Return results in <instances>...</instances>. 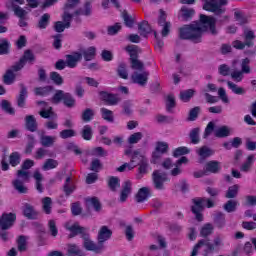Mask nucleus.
<instances>
[{"label": "nucleus", "mask_w": 256, "mask_h": 256, "mask_svg": "<svg viewBox=\"0 0 256 256\" xmlns=\"http://www.w3.org/2000/svg\"><path fill=\"white\" fill-rule=\"evenodd\" d=\"M217 19L213 16L200 15L199 22H193L180 28V39L193 41V43H201V37L205 31H210L211 35H217Z\"/></svg>", "instance_id": "obj_1"}, {"label": "nucleus", "mask_w": 256, "mask_h": 256, "mask_svg": "<svg viewBox=\"0 0 256 256\" xmlns=\"http://www.w3.org/2000/svg\"><path fill=\"white\" fill-rule=\"evenodd\" d=\"M65 227L70 233H72L71 237H75V235H82L83 239V245L84 248L87 251H94V253H101L103 249H105V246L101 244V242L95 243L92 241V239L89 237V234L87 233V229L84 227L79 226V223L69 221L65 224Z\"/></svg>", "instance_id": "obj_2"}, {"label": "nucleus", "mask_w": 256, "mask_h": 256, "mask_svg": "<svg viewBox=\"0 0 256 256\" xmlns=\"http://www.w3.org/2000/svg\"><path fill=\"white\" fill-rule=\"evenodd\" d=\"M229 2L227 0H211L210 2H205L203 5L204 11H209L210 13H214L216 19V23H227L229 22V16L225 15V5Z\"/></svg>", "instance_id": "obj_3"}, {"label": "nucleus", "mask_w": 256, "mask_h": 256, "mask_svg": "<svg viewBox=\"0 0 256 256\" xmlns=\"http://www.w3.org/2000/svg\"><path fill=\"white\" fill-rule=\"evenodd\" d=\"M125 50L130 55V67L133 71H138L139 73L145 71V63L139 60V53H141V48L137 45H128Z\"/></svg>", "instance_id": "obj_4"}, {"label": "nucleus", "mask_w": 256, "mask_h": 256, "mask_svg": "<svg viewBox=\"0 0 256 256\" xmlns=\"http://www.w3.org/2000/svg\"><path fill=\"white\" fill-rule=\"evenodd\" d=\"M38 105H42V110L39 112V115L43 117V119H53L49 120L45 123V127L49 130L58 129L59 123H57V114L53 112V108L51 106L47 105L45 102H38Z\"/></svg>", "instance_id": "obj_5"}, {"label": "nucleus", "mask_w": 256, "mask_h": 256, "mask_svg": "<svg viewBox=\"0 0 256 256\" xmlns=\"http://www.w3.org/2000/svg\"><path fill=\"white\" fill-rule=\"evenodd\" d=\"M194 206H192V213L196 216L197 221H203V214H201V211L205 209V207H208V209H211V207H215V204L213 201L205 198H196L193 200Z\"/></svg>", "instance_id": "obj_6"}, {"label": "nucleus", "mask_w": 256, "mask_h": 256, "mask_svg": "<svg viewBox=\"0 0 256 256\" xmlns=\"http://www.w3.org/2000/svg\"><path fill=\"white\" fill-rule=\"evenodd\" d=\"M199 249L204 251V255H209V253H213L215 251V246L207 239L200 240L198 244L195 245L191 256H197Z\"/></svg>", "instance_id": "obj_7"}, {"label": "nucleus", "mask_w": 256, "mask_h": 256, "mask_svg": "<svg viewBox=\"0 0 256 256\" xmlns=\"http://www.w3.org/2000/svg\"><path fill=\"white\" fill-rule=\"evenodd\" d=\"M165 181H167V174L161 170H156L153 172V184L155 189L159 191L165 189Z\"/></svg>", "instance_id": "obj_8"}, {"label": "nucleus", "mask_w": 256, "mask_h": 256, "mask_svg": "<svg viewBox=\"0 0 256 256\" xmlns=\"http://www.w3.org/2000/svg\"><path fill=\"white\" fill-rule=\"evenodd\" d=\"M131 79L133 83L140 85V87H145V85H147V81H149V71L144 70L141 73L134 72L131 75Z\"/></svg>", "instance_id": "obj_9"}, {"label": "nucleus", "mask_w": 256, "mask_h": 256, "mask_svg": "<svg viewBox=\"0 0 256 256\" xmlns=\"http://www.w3.org/2000/svg\"><path fill=\"white\" fill-rule=\"evenodd\" d=\"M83 59V54L74 52L73 54L66 55V66L70 69H75L77 63Z\"/></svg>", "instance_id": "obj_10"}, {"label": "nucleus", "mask_w": 256, "mask_h": 256, "mask_svg": "<svg viewBox=\"0 0 256 256\" xmlns=\"http://www.w3.org/2000/svg\"><path fill=\"white\" fill-rule=\"evenodd\" d=\"M15 219H17V216L13 213L3 214L2 218L0 219L1 229H9L10 227H13Z\"/></svg>", "instance_id": "obj_11"}, {"label": "nucleus", "mask_w": 256, "mask_h": 256, "mask_svg": "<svg viewBox=\"0 0 256 256\" xmlns=\"http://www.w3.org/2000/svg\"><path fill=\"white\" fill-rule=\"evenodd\" d=\"M111 235H113V231H111L107 226H102L98 231V243L103 245L105 241H109V239H111Z\"/></svg>", "instance_id": "obj_12"}, {"label": "nucleus", "mask_w": 256, "mask_h": 256, "mask_svg": "<svg viewBox=\"0 0 256 256\" xmlns=\"http://www.w3.org/2000/svg\"><path fill=\"white\" fill-rule=\"evenodd\" d=\"M196 153L198 157L200 158V163L205 161V159H208V157H211L212 155H215V151L208 146H202L198 149H196Z\"/></svg>", "instance_id": "obj_13"}, {"label": "nucleus", "mask_w": 256, "mask_h": 256, "mask_svg": "<svg viewBox=\"0 0 256 256\" xmlns=\"http://www.w3.org/2000/svg\"><path fill=\"white\" fill-rule=\"evenodd\" d=\"M92 14H93V6L91 5V1L89 0H87L84 3V9L80 8L74 12V15L76 17H79V15H83L84 17H91Z\"/></svg>", "instance_id": "obj_14"}, {"label": "nucleus", "mask_w": 256, "mask_h": 256, "mask_svg": "<svg viewBox=\"0 0 256 256\" xmlns=\"http://www.w3.org/2000/svg\"><path fill=\"white\" fill-rule=\"evenodd\" d=\"M131 181H125L124 184L122 185V191L120 193V202L125 203L127 201V197L131 195Z\"/></svg>", "instance_id": "obj_15"}, {"label": "nucleus", "mask_w": 256, "mask_h": 256, "mask_svg": "<svg viewBox=\"0 0 256 256\" xmlns=\"http://www.w3.org/2000/svg\"><path fill=\"white\" fill-rule=\"evenodd\" d=\"M141 162L138 168V174L136 175L137 179H143V175H147V169H149V161L147 159L140 158Z\"/></svg>", "instance_id": "obj_16"}, {"label": "nucleus", "mask_w": 256, "mask_h": 256, "mask_svg": "<svg viewBox=\"0 0 256 256\" xmlns=\"http://www.w3.org/2000/svg\"><path fill=\"white\" fill-rule=\"evenodd\" d=\"M180 12L182 21H191V19H193V15H195V9L188 8L187 6H183Z\"/></svg>", "instance_id": "obj_17"}, {"label": "nucleus", "mask_w": 256, "mask_h": 256, "mask_svg": "<svg viewBox=\"0 0 256 256\" xmlns=\"http://www.w3.org/2000/svg\"><path fill=\"white\" fill-rule=\"evenodd\" d=\"M138 31L142 37H147L149 33L153 32V29H151L148 21H142L138 24Z\"/></svg>", "instance_id": "obj_18"}, {"label": "nucleus", "mask_w": 256, "mask_h": 256, "mask_svg": "<svg viewBox=\"0 0 256 256\" xmlns=\"http://www.w3.org/2000/svg\"><path fill=\"white\" fill-rule=\"evenodd\" d=\"M23 213L27 217V219H37V211L31 204L24 205Z\"/></svg>", "instance_id": "obj_19"}, {"label": "nucleus", "mask_w": 256, "mask_h": 256, "mask_svg": "<svg viewBox=\"0 0 256 256\" xmlns=\"http://www.w3.org/2000/svg\"><path fill=\"white\" fill-rule=\"evenodd\" d=\"M54 87L53 86H44V87H37L34 89V93L37 96H47V95H51V92L54 91Z\"/></svg>", "instance_id": "obj_20"}, {"label": "nucleus", "mask_w": 256, "mask_h": 256, "mask_svg": "<svg viewBox=\"0 0 256 256\" xmlns=\"http://www.w3.org/2000/svg\"><path fill=\"white\" fill-rule=\"evenodd\" d=\"M61 101L66 107H75V99L71 97H54L52 99V102L54 103H61Z\"/></svg>", "instance_id": "obj_21"}, {"label": "nucleus", "mask_w": 256, "mask_h": 256, "mask_svg": "<svg viewBox=\"0 0 256 256\" xmlns=\"http://www.w3.org/2000/svg\"><path fill=\"white\" fill-rule=\"evenodd\" d=\"M51 21V14L45 13L43 14L37 24L38 29H47L49 23Z\"/></svg>", "instance_id": "obj_22"}, {"label": "nucleus", "mask_w": 256, "mask_h": 256, "mask_svg": "<svg viewBox=\"0 0 256 256\" xmlns=\"http://www.w3.org/2000/svg\"><path fill=\"white\" fill-rule=\"evenodd\" d=\"M67 253L68 256H85V253L76 244H69Z\"/></svg>", "instance_id": "obj_23"}, {"label": "nucleus", "mask_w": 256, "mask_h": 256, "mask_svg": "<svg viewBox=\"0 0 256 256\" xmlns=\"http://www.w3.org/2000/svg\"><path fill=\"white\" fill-rule=\"evenodd\" d=\"M96 53L97 49L94 46H91L87 50H83L81 55H83L85 61H93V59H95Z\"/></svg>", "instance_id": "obj_24"}, {"label": "nucleus", "mask_w": 256, "mask_h": 256, "mask_svg": "<svg viewBox=\"0 0 256 256\" xmlns=\"http://www.w3.org/2000/svg\"><path fill=\"white\" fill-rule=\"evenodd\" d=\"M149 191L150 190L148 187L141 188L136 195L137 203H143V201H147V198L149 197Z\"/></svg>", "instance_id": "obj_25"}, {"label": "nucleus", "mask_w": 256, "mask_h": 256, "mask_svg": "<svg viewBox=\"0 0 256 256\" xmlns=\"http://www.w3.org/2000/svg\"><path fill=\"white\" fill-rule=\"evenodd\" d=\"M94 117L95 110L91 108H86L81 114V119L84 121V123H89L90 121H93Z\"/></svg>", "instance_id": "obj_26"}, {"label": "nucleus", "mask_w": 256, "mask_h": 256, "mask_svg": "<svg viewBox=\"0 0 256 256\" xmlns=\"http://www.w3.org/2000/svg\"><path fill=\"white\" fill-rule=\"evenodd\" d=\"M42 209L46 215H51V209H53V201L50 197H44L42 199Z\"/></svg>", "instance_id": "obj_27"}, {"label": "nucleus", "mask_w": 256, "mask_h": 256, "mask_svg": "<svg viewBox=\"0 0 256 256\" xmlns=\"http://www.w3.org/2000/svg\"><path fill=\"white\" fill-rule=\"evenodd\" d=\"M15 72L13 70H7L6 73L3 75V83L5 85H13L15 83Z\"/></svg>", "instance_id": "obj_28"}, {"label": "nucleus", "mask_w": 256, "mask_h": 256, "mask_svg": "<svg viewBox=\"0 0 256 256\" xmlns=\"http://www.w3.org/2000/svg\"><path fill=\"white\" fill-rule=\"evenodd\" d=\"M73 191H75V183L71 177H68L64 183V193L69 196Z\"/></svg>", "instance_id": "obj_29"}, {"label": "nucleus", "mask_w": 256, "mask_h": 256, "mask_svg": "<svg viewBox=\"0 0 256 256\" xmlns=\"http://www.w3.org/2000/svg\"><path fill=\"white\" fill-rule=\"evenodd\" d=\"M141 159H147L145 156L139 151L135 150L131 155V165H135V167L138 166L139 163H141Z\"/></svg>", "instance_id": "obj_30"}, {"label": "nucleus", "mask_w": 256, "mask_h": 256, "mask_svg": "<svg viewBox=\"0 0 256 256\" xmlns=\"http://www.w3.org/2000/svg\"><path fill=\"white\" fill-rule=\"evenodd\" d=\"M33 178L36 181L37 191H39V193H43V184H41V181H43V174H41L39 170H35L33 174Z\"/></svg>", "instance_id": "obj_31"}, {"label": "nucleus", "mask_w": 256, "mask_h": 256, "mask_svg": "<svg viewBox=\"0 0 256 256\" xmlns=\"http://www.w3.org/2000/svg\"><path fill=\"white\" fill-rule=\"evenodd\" d=\"M26 127L28 131H37V121L35 120V116H26Z\"/></svg>", "instance_id": "obj_32"}, {"label": "nucleus", "mask_w": 256, "mask_h": 256, "mask_svg": "<svg viewBox=\"0 0 256 256\" xmlns=\"http://www.w3.org/2000/svg\"><path fill=\"white\" fill-rule=\"evenodd\" d=\"M122 18L126 27H129L130 29L133 28V25H135V18L129 15L127 10L122 12Z\"/></svg>", "instance_id": "obj_33"}, {"label": "nucleus", "mask_w": 256, "mask_h": 256, "mask_svg": "<svg viewBox=\"0 0 256 256\" xmlns=\"http://www.w3.org/2000/svg\"><path fill=\"white\" fill-rule=\"evenodd\" d=\"M244 39L246 42V47H253V41L255 40V32H253L252 30L244 31Z\"/></svg>", "instance_id": "obj_34"}, {"label": "nucleus", "mask_w": 256, "mask_h": 256, "mask_svg": "<svg viewBox=\"0 0 256 256\" xmlns=\"http://www.w3.org/2000/svg\"><path fill=\"white\" fill-rule=\"evenodd\" d=\"M141 139H143V134L141 132H135L127 138V143L128 145H137Z\"/></svg>", "instance_id": "obj_35"}, {"label": "nucleus", "mask_w": 256, "mask_h": 256, "mask_svg": "<svg viewBox=\"0 0 256 256\" xmlns=\"http://www.w3.org/2000/svg\"><path fill=\"white\" fill-rule=\"evenodd\" d=\"M221 170V165L217 161H209L206 164V171L209 173H219Z\"/></svg>", "instance_id": "obj_36"}, {"label": "nucleus", "mask_w": 256, "mask_h": 256, "mask_svg": "<svg viewBox=\"0 0 256 256\" xmlns=\"http://www.w3.org/2000/svg\"><path fill=\"white\" fill-rule=\"evenodd\" d=\"M56 139L55 136H41L40 143L43 147H53Z\"/></svg>", "instance_id": "obj_37"}, {"label": "nucleus", "mask_w": 256, "mask_h": 256, "mask_svg": "<svg viewBox=\"0 0 256 256\" xmlns=\"http://www.w3.org/2000/svg\"><path fill=\"white\" fill-rule=\"evenodd\" d=\"M11 47V43L9 40L3 38L0 39V55H9V49Z\"/></svg>", "instance_id": "obj_38"}, {"label": "nucleus", "mask_w": 256, "mask_h": 256, "mask_svg": "<svg viewBox=\"0 0 256 256\" xmlns=\"http://www.w3.org/2000/svg\"><path fill=\"white\" fill-rule=\"evenodd\" d=\"M14 15L19 19H25L27 17V11L21 8L19 5L12 4Z\"/></svg>", "instance_id": "obj_39"}, {"label": "nucleus", "mask_w": 256, "mask_h": 256, "mask_svg": "<svg viewBox=\"0 0 256 256\" xmlns=\"http://www.w3.org/2000/svg\"><path fill=\"white\" fill-rule=\"evenodd\" d=\"M58 165H59V162H57V160L47 159L44 162L42 169H43V171H51V169H57Z\"/></svg>", "instance_id": "obj_40"}, {"label": "nucleus", "mask_w": 256, "mask_h": 256, "mask_svg": "<svg viewBox=\"0 0 256 256\" xmlns=\"http://www.w3.org/2000/svg\"><path fill=\"white\" fill-rule=\"evenodd\" d=\"M100 112L102 115V119H104V121H107L108 123H113L114 121L113 111L107 108H101Z\"/></svg>", "instance_id": "obj_41"}, {"label": "nucleus", "mask_w": 256, "mask_h": 256, "mask_svg": "<svg viewBox=\"0 0 256 256\" xmlns=\"http://www.w3.org/2000/svg\"><path fill=\"white\" fill-rule=\"evenodd\" d=\"M25 182H23L20 179H16L12 182V185L14 187V189H16V191H18V193H27V188L25 187Z\"/></svg>", "instance_id": "obj_42"}, {"label": "nucleus", "mask_w": 256, "mask_h": 256, "mask_svg": "<svg viewBox=\"0 0 256 256\" xmlns=\"http://www.w3.org/2000/svg\"><path fill=\"white\" fill-rule=\"evenodd\" d=\"M253 163H255V155L252 154L247 157L246 162L241 167V171L247 173V171H249V169H251L253 166Z\"/></svg>", "instance_id": "obj_43"}, {"label": "nucleus", "mask_w": 256, "mask_h": 256, "mask_svg": "<svg viewBox=\"0 0 256 256\" xmlns=\"http://www.w3.org/2000/svg\"><path fill=\"white\" fill-rule=\"evenodd\" d=\"M169 151V144L167 142H158L156 144V153L153 154V157H157V153H167Z\"/></svg>", "instance_id": "obj_44"}, {"label": "nucleus", "mask_w": 256, "mask_h": 256, "mask_svg": "<svg viewBox=\"0 0 256 256\" xmlns=\"http://www.w3.org/2000/svg\"><path fill=\"white\" fill-rule=\"evenodd\" d=\"M20 61L25 65V63H33L35 61V55L31 50H26L23 54V56L20 58Z\"/></svg>", "instance_id": "obj_45"}, {"label": "nucleus", "mask_w": 256, "mask_h": 256, "mask_svg": "<svg viewBox=\"0 0 256 256\" xmlns=\"http://www.w3.org/2000/svg\"><path fill=\"white\" fill-rule=\"evenodd\" d=\"M230 134H231V129L227 126H221L215 131V135L220 138L229 137Z\"/></svg>", "instance_id": "obj_46"}, {"label": "nucleus", "mask_w": 256, "mask_h": 256, "mask_svg": "<svg viewBox=\"0 0 256 256\" xmlns=\"http://www.w3.org/2000/svg\"><path fill=\"white\" fill-rule=\"evenodd\" d=\"M227 85L229 89H231V91H233V93H235L236 95H245V89H243L242 87H239L237 84L231 81H228Z\"/></svg>", "instance_id": "obj_47"}, {"label": "nucleus", "mask_w": 256, "mask_h": 256, "mask_svg": "<svg viewBox=\"0 0 256 256\" xmlns=\"http://www.w3.org/2000/svg\"><path fill=\"white\" fill-rule=\"evenodd\" d=\"M213 229V224H205L200 230L201 237H209L213 233Z\"/></svg>", "instance_id": "obj_48"}, {"label": "nucleus", "mask_w": 256, "mask_h": 256, "mask_svg": "<svg viewBox=\"0 0 256 256\" xmlns=\"http://www.w3.org/2000/svg\"><path fill=\"white\" fill-rule=\"evenodd\" d=\"M82 137L85 141H91L93 137V129L89 125H85L82 130Z\"/></svg>", "instance_id": "obj_49"}, {"label": "nucleus", "mask_w": 256, "mask_h": 256, "mask_svg": "<svg viewBox=\"0 0 256 256\" xmlns=\"http://www.w3.org/2000/svg\"><path fill=\"white\" fill-rule=\"evenodd\" d=\"M199 113H201V108L196 106L189 111L187 121H196L197 117H199Z\"/></svg>", "instance_id": "obj_50"}, {"label": "nucleus", "mask_w": 256, "mask_h": 256, "mask_svg": "<svg viewBox=\"0 0 256 256\" xmlns=\"http://www.w3.org/2000/svg\"><path fill=\"white\" fill-rule=\"evenodd\" d=\"M237 193H239V185L235 184L233 186H230L226 193V198L234 199V197H237Z\"/></svg>", "instance_id": "obj_51"}, {"label": "nucleus", "mask_w": 256, "mask_h": 256, "mask_svg": "<svg viewBox=\"0 0 256 256\" xmlns=\"http://www.w3.org/2000/svg\"><path fill=\"white\" fill-rule=\"evenodd\" d=\"M117 73L121 79H128L129 74L127 73V64L125 63H120L118 66Z\"/></svg>", "instance_id": "obj_52"}, {"label": "nucleus", "mask_w": 256, "mask_h": 256, "mask_svg": "<svg viewBox=\"0 0 256 256\" xmlns=\"http://www.w3.org/2000/svg\"><path fill=\"white\" fill-rule=\"evenodd\" d=\"M73 15L75 14H71L69 13V11L64 10L63 15H62V20L64 24H66L67 29H69V27H71V21H73Z\"/></svg>", "instance_id": "obj_53"}, {"label": "nucleus", "mask_w": 256, "mask_h": 256, "mask_svg": "<svg viewBox=\"0 0 256 256\" xmlns=\"http://www.w3.org/2000/svg\"><path fill=\"white\" fill-rule=\"evenodd\" d=\"M103 169V164L99 159H93L90 165V170L94 171L95 173H99Z\"/></svg>", "instance_id": "obj_54"}, {"label": "nucleus", "mask_w": 256, "mask_h": 256, "mask_svg": "<svg viewBox=\"0 0 256 256\" xmlns=\"http://www.w3.org/2000/svg\"><path fill=\"white\" fill-rule=\"evenodd\" d=\"M90 155L93 157H107V151L103 147H96L91 150Z\"/></svg>", "instance_id": "obj_55"}, {"label": "nucleus", "mask_w": 256, "mask_h": 256, "mask_svg": "<svg viewBox=\"0 0 256 256\" xmlns=\"http://www.w3.org/2000/svg\"><path fill=\"white\" fill-rule=\"evenodd\" d=\"M249 63H251V59L249 58L242 59L241 70H240L242 71V73H245V74L251 73V66H249Z\"/></svg>", "instance_id": "obj_56"}, {"label": "nucleus", "mask_w": 256, "mask_h": 256, "mask_svg": "<svg viewBox=\"0 0 256 256\" xmlns=\"http://www.w3.org/2000/svg\"><path fill=\"white\" fill-rule=\"evenodd\" d=\"M1 107L5 113H8V115H15V109L11 107V103L7 100H3L1 103Z\"/></svg>", "instance_id": "obj_57"}, {"label": "nucleus", "mask_w": 256, "mask_h": 256, "mask_svg": "<svg viewBox=\"0 0 256 256\" xmlns=\"http://www.w3.org/2000/svg\"><path fill=\"white\" fill-rule=\"evenodd\" d=\"M108 187L111 189V191H117V189L120 187L119 178L113 176L110 177Z\"/></svg>", "instance_id": "obj_58"}, {"label": "nucleus", "mask_w": 256, "mask_h": 256, "mask_svg": "<svg viewBox=\"0 0 256 256\" xmlns=\"http://www.w3.org/2000/svg\"><path fill=\"white\" fill-rule=\"evenodd\" d=\"M50 79L53 81L54 85H61L63 83V77L58 72H51Z\"/></svg>", "instance_id": "obj_59"}, {"label": "nucleus", "mask_w": 256, "mask_h": 256, "mask_svg": "<svg viewBox=\"0 0 256 256\" xmlns=\"http://www.w3.org/2000/svg\"><path fill=\"white\" fill-rule=\"evenodd\" d=\"M225 211L227 213H233L237 209V201L235 200H229L225 205H224Z\"/></svg>", "instance_id": "obj_60"}, {"label": "nucleus", "mask_w": 256, "mask_h": 256, "mask_svg": "<svg viewBox=\"0 0 256 256\" xmlns=\"http://www.w3.org/2000/svg\"><path fill=\"white\" fill-rule=\"evenodd\" d=\"M165 103H166V109H167V111H169V113H171L177 105V102L175 101V98H173V97H167L165 100Z\"/></svg>", "instance_id": "obj_61"}, {"label": "nucleus", "mask_w": 256, "mask_h": 256, "mask_svg": "<svg viewBox=\"0 0 256 256\" xmlns=\"http://www.w3.org/2000/svg\"><path fill=\"white\" fill-rule=\"evenodd\" d=\"M121 99L118 97H103L102 98V104L103 105H117Z\"/></svg>", "instance_id": "obj_62"}, {"label": "nucleus", "mask_w": 256, "mask_h": 256, "mask_svg": "<svg viewBox=\"0 0 256 256\" xmlns=\"http://www.w3.org/2000/svg\"><path fill=\"white\" fill-rule=\"evenodd\" d=\"M199 131V128H194L190 132L191 143H193L194 145H197V143H199Z\"/></svg>", "instance_id": "obj_63"}, {"label": "nucleus", "mask_w": 256, "mask_h": 256, "mask_svg": "<svg viewBox=\"0 0 256 256\" xmlns=\"http://www.w3.org/2000/svg\"><path fill=\"white\" fill-rule=\"evenodd\" d=\"M119 31H121V23H116L107 29L108 35H117Z\"/></svg>", "instance_id": "obj_64"}]
</instances>
